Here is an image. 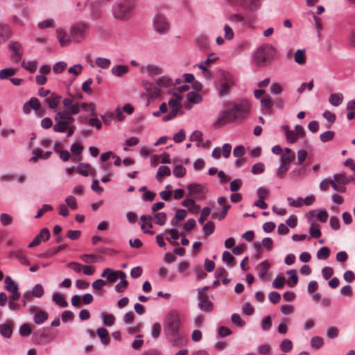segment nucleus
Listing matches in <instances>:
<instances>
[{
	"label": "nucleus",
	"instance_id": "nucleus-1",
	"mask_svg": "<svg viewBox=\"0 0 355 355\" xmlns=\"http://www.w3.org/2000/svg\"><path fill=\"white\" fill-rule=\"evenodd\" d=\"M250 107V103L246 99L226 103L215 121L214 126L219 128L227 123L244 119L249 114Z\"/></svg>",
	"mask_w": 355,
	"mask_h": 355
},
{
	"label": "nucleus",
	"instance_id": "nucleus-2",
	"mask_svg": "<svg viewBox=\"0 0 355 355\" xmlns=\"http://www.w3.org/2000/svg\"><path fill=\"white\" fill-rule=\"evenodd\" d=\"M175 85L173 80L166 76H163L155 79L153 83L147 80L142 81V86L149 98L160 97L164 90L171 93Z\"/></svg>",
	"mask_w": 355,
	"mask_h": 355
},
{
	"label": "nucleus",
	"instance_id": "nucleus-3",
	"mask_svg": "<svg viewBox=\"0 0 355 355\" xmlns=\"http://www.w3.org/2000/svg\"><path fill=\"white\" fill-rule=\"evenodd\" d=\"M181 320L180 314L174 310L171 311L164 320V331L173 346H179L182 336L180 331Z\"/></svg>",
	"mask_w": 355,
	"mask_h": 355
},
{
	"label": "nucleus",
	"instance_id": "nucleus-4",
	"mask_svg": "<svg viewBox=\"0 0 355 355\" xmlns=\"http://www.w3.org/2000/svg\"><path fill=\"white\" fill-rule=\"evenodd\" d=\"M72 115L73 114L65 108L57 112L54 118L55 124L53 126V130L62 133L67 131V137L72 136L76 130V126L73 125L75 119Z\"/></svg>",
	"mask_w": 355,
	"mask_h": 355
},
{
	"label": "nucleus",
	"instance_id": "nucleus-5",
	"mask_svg": "<svg viewBox=\"0 0 355 355\" xmlns=\"http://www.w3.org/2000/svg\"><path fill=\"white\" fill-rule=\"evenodd\" d=\"M136 7L135 0H117L112 6L113 17L121 21L130 19Z\"/></svg>",
	"mask_w": 355,
	"mask_h": 355
},
{
	"label": "nucleus",
	"instance_id": "nucleus-6",
	"mask_svg": "<svg viewBox=\"0 0 355 355\" xmlns=\"http://www.w3.org/2000/svg\"><path fill=\"white\" fill-rule=\"evenodd\" d=\"M276 50L270 44L261 45L254 54L253 61L258 67H265L275 57Z\"/></svg>",
	"mask_w": 355,
	"mask_h": 355
},
{
	"label": "nucleus",
	"instance_id": "nucleus-7",
	"mask_svg": "<svg viewBox=\"0 0 355 355\" xmlns=\"http://www.w3.org/2000/svg\"><path fill=\"white\" fill-rule=\"evenodd\" d=\"M62 103L64 107L73 114H78L82 108L85 112H90L93 116L97 115L94 103H73V98H66L63 100Z\"/></svg>",
	"mask_w": 355,
	"mask_h": 355
},
{
	"label": "nucleus",
	"instance_id": "nucleus-8",
	"mask_svg": "<svg viewBox=\"0 0 355 355\" xmlns=\"http://www.w3.org/2000/svg\"><path fill=\"white\" fill-rule=\"evenodd\" d=\"M89 26L85 22H78L70 28L71 37L73 42L80 43L85 40L89 33Z\"/></svg>",
	"mask_w": 355,
	"mask_h": 355
},
{
	"label": "nucleus",
	"instance_id": "nucleus-9",
	"mask_svg": "<svg viewBox=\"0 0 355 355\" xmlns=\"http://www.w3.org/2000/svg\"><path fill=\"white\" fill-rule=\"evenodd\" d=\"M234 79L233 76L225 71H220L219 78L218 94L220 96H227L230 92V89L234 85Z\"/></svg>",
	"mask_w": 355,
	"mask_h": 355
},
{
	"label": "nucleus",
	"instance_id": "nucleus-10",
	"mask_svg": "<svg viewBox=\"0 0 355 355\" xmlns=\"http://www.w3.org/2000/svg\"><path fill=\"white\" fill-rule=\"evenodd\" d=\"M173 96L168 101V105L171 110L168 114L164 116V121L174 119L182 108V97L178 93H173Z\"/></svg>",
	"mask_w": 355,
	"mask_h": 355
},
{
	"label": "nucleus",
	"instance_id": "nucleus-11",
	"mask_svg": "<svg viewBox=\"0 0 355 355\" xmlns=\"http://www.w3.org/2000/svg\"><path fill=\"white\" fill-rule=\"evenodd\" d=\"M153 25L157 32L160 34L166 33L170 28V24L166 17L161 14L157 13L153 19Z\"/></svg>",
	"mask_w": 355,
	"mask_h": 355
},
{
	"label": "nucleus",
	"instance_id": "nucleus-12",
	"mask_svg": "<svg viewBox=\"0 0 355 355\" xmlns=\"http://www.w3.org/2000/svg\"><path fill=\"white\" fill-rule=\"evenodd\" d=\"M8 48L10 51H12V58L15 60V62H18L22 56L23 49L21 43L19 42H11Z\"/></svg>",
	"mask_w": 355,
	"mask_h": 355
},
{
	"label": "nucleus",
	"instance_id": "nucleus-13",
	"mask_svg": "<svg viewBox=\"0 0 355 355\" xmlns=\"http://www.w3.org/2000/svg\"><path fill=\"white\" fill-rule=\"evenodd\" d=\"M57 38L61 46H67L69 45L73 40L71 34L69 35L67 31L61 28L56 30Z\"/></svg>",
	"mask_w": 355,
	"mask_h": 355
},
{
	"label": "nucleus",
	"instance_id": "nucleus-14",
	"mask_svg": "<svg viewBox=\"0 0 355 355\" xmlns=\"http://www.w3.org/2000/svg\"><path fill=\"white\" fill-rule=\"evenodd\" d=\"M50 237V232L47 228H43L40 232L35 237L33 241L28 245L29 248L38 245L42 241H46Z\"/></svg>",
	"mask_w": 355,
	"mask_h": 355
},
{
	"label": "nucleus",
	"instance_id": "nucleus-15",
	"mask_svg": "<svg viewBox=\"0 0 355 355\" xmlns=\"http://www.w3.org/2000/svg\"><path fill=\"white\" fill-rule=\"evenodd\" d=\"M121 272V270L115 271L111 268H107L103 270L101 276V277L106 278L107 281L112 284L116 282Z\"/></svg>",
	"mask_w": 355,
	"mask_h": 355
},
{
	"label": "nucleus",
	"instance_id": "nucleus-16",
	"mask_svg": "<svg viewBox=\"0 0 355 355\" xmlns=\"http://www.w3.org/2000/svg\"><path fill=\"white\" fill-rule=\"evenodd\" d=\"M329 185H331V187L338 192L344 193L345 191V187L338 186L333 180H324L320 182V188L322 191H327Z\"/></svg>",
	"mask_w": 355,
	"mask_h": 355
},
{
	"label": "nucleus",
	"instance_id": "nucleus-17",
	"mask_svg": "<svg viewBox=\"0 0 355 355\" xmlns=\"http://www.w3.org/2000/svg\"><path fill=\"white\" fill-rule=\"evenodd\" d=\"M76 171L83 175L88 176L89 174L92 176H94L96 174V171L93 168L90 164L85 163H80L78 165Z\"/></svg>",
	"mask_w": 355,
	"mask_h": 355
},
{
	"label": "nucleus",
	"instance_id": "nucleus-18",
	"mask_svg": "<svg viewBox=\"0 0 355 355\" xmlns=\"http://www.w3.org/2000/svg\"><path fill=\"white\" fill-rule=\"evenodd\" d=\"M199 307L201 310L209 312L213 309L212 303L208 300L206 295L199 292Z\"/></svg>",
	"mask_w": 355,
	"mask_h": 355
},
{
	"label": "nucleus",
	"instance_id": "nucleus-19",
	"mask_svg": "<svg viewBox=\"0 0 355 355\" xmlns=\"http://www.w3.org/2000/svg\"><path fill=\"white\" fill-rule=\"evenodd\" d=\"M270 266L267 261H263L257 267L258 275L263 281H266L268 279V277L267 276V272L268 271Z\"/></svg>",
	"mask_w": 355,
	"mask_h": 355
},
{
	"label": "nucleus",
	"instance_id": "nucleus-20",
	"mask_svg": "<svg viewBox=\"0 0 355 355\" xmlns=\"http://www.w3.org/2000/svg\"><path fill=\"white\" fill-rule=\"evenodd\" d=\"M11 35L10 28L6 24H0V44L5 43Z\"/></svg>",
	"mask_w": 355,
	"mask_h": 355
},
{
	"label": "nucleus",
	"instance_id": "nucleus-21",
	"mask_svg": "<svg viewBox=\"0 0 355 355\" xmlns=\"http://www.w3.org/2000/svg\"><path fill=\"white\" fill-rule=\"evenodd\" d=\"M189 194L191 196H201L205 193V189L202 185L198 184H191L187 186Z\"/></svg>",
	"mask_w": 355,
	"mask_h": 355
},
{
	"label": "nucleus",
	"instance_id": "nucleus-22",
	"mask_svg": "<svg viewBox=\"0 0 355 355\" xmlns=\"http://www.w3.org/2000/svg\"><path fill=\"white\" fill-rule=\"evenodd\" d=\"M218 60V57L215 55V54L211 53L208 55L207 58L200 62L198 66L199 69H202V71H205V73H209L210 75V71L207 70V67L209 66L211 64L214 62Z\"/></svg>",
	"mask_w": 355,
	"mask_h": 355
},
{
	"label": "nucleus",
	"instance_id": "nucleus-23",
	"mask_svg": "<svg viewBox=\"0 0 355 355\" xmlns=\"http://www.w3.org/2000/svg\"><path fill=\"white\" fill-rule=\"evenodd\" d=\"M261 0H241V5L250 10H256L261 6Z\"/></svg>",
	"mask_w": 355,
	"mask_h": 355
},
{
	"label": "nucleus",
	"instance_id": "nucleus-24",
	"mask_svg": "<svg viewBox=\"0 0 355 355\" xmlns=\"http://www.w3.org/2000/svg\"><path fill=\"white\" fill-rule=\"evenodd\" d=\"M61 99V96L55 93H52L51 96L46 98L44 101L49 105V108L55 109Z\"/></svg>",
	"mask_w": 355,
	"mask_h": 355
},
{
	"label": "nucleus",
	"instance_id": "nucleus-25",
	"mask_svg": "<svg viewBox=\"0 0 355 355\" xmlns=\"http://www.w3.org/2000/svg\"><path fill=\"white\" fill-rule=\"evenodd\" d=\"M119 278L121 279V282L116 285L115 290L118 293H123L128 285V282L126 280V274L121 271V273H119Z\"/></svg>",
	"mask_w": 355,
	"mask_h": 355
},
{
	"label": "nucleus",
	"instance_id": "nucleus-26",
	"mask_svg": "<svg viewBox=\"0 0 355 355\" xmlns=\"http://www.w3.org/2000/svg\"><path fill=\"white\" fill-rule=\"evenodd\" d=\"M13 323L12 321H8L0 325V333L5 338H10L12 334Z\"/></svg>",
	"mask_w": 355,
	"mask_h": 355
},
{
	"label": "nucleus",
	"instance_id": "nucleus-27",
	"mask_svg": "<svg viewBox=\"0 0 355 355\" xmlns=\"http://www.w3.org/2000/svg\"><path fill=\"white\" fill-rule=\"evenodd\" d=\"M91 16L93 19H98L101 17L102 12L101 10V3L95 1L91 3Z\"/></svg>",
	"mask_w": 355,
	"mask_h": 355
},
{
	"label": "nucleus",
	"instance_id": "nucleus-28",
	"mask_svg": "<svg viewBox=\"0 0 355 355\" xmlns=\"http://www.w3.org/2000/svg\"><path fill=\"white\" fill-rule=\"evenodd\" d=\"M196 45L201 50H207L209 47V39L205 35H199L196 39Z\"/></svg>",
	"mask_w": 355,
	"mask_h": 355
},
{
	"label": "nucleus",
	"instance_id": "nucleus-29",
	"mask_svg": "<svg viewBox=\"0 0 355 355\" xmlns=\"http://www.w3.org/2000/svg\"><path fill=\"white\" fill-rule=\"evenodd\" d=\"M129 67L127 65H115L112 69L113 75L117 77H122L128 72Z\"/></svg>",
	"mask_w": 355,
	"mask_h": 355
},
{
	"label": "nucleus",
	"instance_id": "nucleus-30",
	"mask_svg": "<svg viewBox=\"0 0 355 355\" xmlns=\"http://www.w3.org/2000/svg\"><path fill=\"white\" fill-rule=\"evenodd\" d=\"M329 103L333 105V106H338L340 105L342 103H343V95L340 93H334V94H331L329 96Z\"/></svg>",
	"mask_w": 355,
	"mask_h": 355
},
{
	"label": "nucleus",
	"instance_id": "nucleus-31",
	"mask_svg": "<svg viewBox=\"0 0 355 355\" xmlns=\"http://www.w3.org/2000/svg\"><path fill=\"white\" fill-rule=\"evenodd\" d=\"M5 288L9 292L18 291V285L14 282L10 276H6L5 278Z\"/></svg>",
	"mask_w": 355,
	"mask_h": 355
},
{
	"label": "nucleus",
	"instance_id": "nucleus-32",
	"mask_svg": "<svg viewBox=\"0 0 355 355\" xmlns=\"http://www.w3.org/2000/svg\"><path fill=\"white\" fill-rule=\"evenodd\" d=\"M334 181L338 185L345 187V185L348 184L350 181L349 178H347L345 174H335L334 175Z\"/></svg>",
	"mask_w": 355,
	"mask_h": 355
},
{
	"label": "nucleus",
	"instance_id": "nucleus-33",
	"mask_svg": "<svg viewBox=\"0 0 355 355\" xmlns=\"http://www.w3.org/2000/svg\"><path fill=\"white\" fill-rule=\"evenodd\" d=\"M294 60L295 62L299 64H304L306 62V58L305 55V49H298L294 55Z\"/></svg>",
	"mask_w": 355,
	"mask_h": 355
},
{
	"label": "nucleus",
	"instance_id": "nucleus-34",
	"mask_svg": "<svg viewBox=\"0 0 355 355\" xmlns=\"http://www.w3.org/2000/svg\"><path fill=\"white\" fill-rule=\"evenodd\" d=\"M96 333L101 340V342L107 345L110 343V338L108 336V331L105 328H98Z\"/></svg>",
	"mask_w": 355,
	"mask_h": 355
},
{
	"label": "nucleus",
	"instance_id": "nucleus-35",
	"mask_svg": "<svg viewBox=\"0 0 355 355\" xmlns=\"http://www.w3.org/2000/svg\"><path fill=\"white\" fill-rule=\"evenodd\" d=\"M47 318H48L47 312H46L44 311H38L35 314L34 322L37 324H42L45 320H46Z\"/></svg>",
	"mask_w": 355,
	"mask_h": 355
},
{
	"label": "nucleus",
	"instance_id": "nucleus-36",
	"mask_svg": "<svg viewBox=\"0 0 355 355\" xmlns=\"http://www.w3.org/2000/svg\"><path fill=\"white\" fill-rule=\"evenodd\" d=\"M171 175V170L166 166H161L159 167L157 173V179L158 181H162V178L165 176H169Z\"/></svg>",
	"mask_w": 355,
	"mask_h": 355
},
{
	"label": "nucleus",
	"instance_id": "nucleus-37",
	"mask_svg": "<svg viewBox=\"0 0 355 355\" xmlns=\"http://www.w3.org/2000/svg\"><path fill=\"white\" fill-rule=\"evenodd\" d=\"M53 300L61 307H67L68 306L67 302L60 293H54L53 295Z\"/></svg>",
	"mask_w": 355,
	"mask_h": 355
},
{
	"label": "nucleus",
	"instance_id": "nucleus-38",
	"mask_svg": "<svg viewBox=\"0 0 355 355\" xmlns=\"http://www.w3.org/2000/svg\"><path fill=\"white\" fill-rule=\"evenodd\" d=\"M97 255L94 254H83L79 257L80 259L86 263H94L96 262Z\"/></svg>",
	"mask_w": 355,
	"mask_h": 355
},
{
	"label": "nucleus",
	"instance_id": "nucleus-39",
	"mask_svg": "<svg viewBox=\"0 0 355 355\" xmlns=\"http://www.w3.org/2000/svg\"><path fill=\"white\" fill-rule=\"evenodd\" d=\"M147 71L150 76L154 77L155 76H158L162 73V68L150 64L147 67Z\"/></svg>",
	"mask_w": 355,
	"mask_h": 355
},
{
	"label": "nucleus",
	"instance_id": "nucleus-40",
	"mask_svg": "<svg viewBox=\"0 0 355 355\" xmlns=\"http://www.w3.org/2000/svg\"><path fill=\"white\" fill-rule=\"evenodd\" d=\"M287 274L291 275V279L288 280L287 283L289 286L293 287L295 286L298 282V277L297 275V272L295 270H290L287 271Z\"/></svg>",
	"mask_w": 355,
	"mask_h": 355
},
{
	"label": "nucleus",
	"instance_id": "nucleus-41",
	"mask_svg": "<svg viewBox=\"0 0 355 355\" xmlns=\"http://www.w3.org/2000/svg\"><path fill=\"white\" fill-rule=\"evenodd\" d=\"M283 128L286 132L287 140L291 143H295L297 140L298 136L293 130H289L287 125L283 126Z\"/></svg>",
	"mask_w": 355,
	"mask_h": 355
},
{
	"label": "nucleus",
	"instance_id": "nucleus-42",
	"mask_svg": "<svg viewBox=\"0 0 355 355\" xmlns=\"http://www.w3.org/2000/svg\"><path fill=\"white\" fill-rule=\"evenodd\" d=\"M187 99L190 103H199L202 101V96L194 92H189L187 95Z\"/></svg>",
	"mask_w": 355,
	"mask_h": 355
},
{
	"label": "nucleus",
	"instance_id": "nucleus-43",
	"mask_svg": "<svg viewBox=\"0 0 355 355\" xmlns=\"http://www.w3.org/2000/svg\"><path fill=\"white\" fill-rule=\"evenodd\" d=\"M293 349L292 341L289 339H284L280 344V349L285 353L289 352Z\"/></svg>",
	"mask_w": 355,
	"mask_h": 355
},
{
	"label": "nucleus",
	"instance_id": "nucleus-44",
	"mask_svg": "<svg viewBox=\"0 0 355 355\" xmlns=\"http://www.w3.org/2000/svg\"><path fill=\"white\" fill-rule=\"evenodd\" d=\"M96 64L103 69H107L110 67L111 62L107 58H97L95 60Z\"/></svg>",
	"mask_w": 355,
	"mask_h": 355
},
{
	"label": "nucleus",
	"instance_id": "nucleus-45",
	"mask_svg": "<svg viewBox=\"0 0 355 355\" xmlns=\"http://www.w3.org/2000/svg\"><path fill=\"white\" fill-rule=\"evenodd\" d=\"M16 73V70L15 69L8 68L4 69L0 71V78L1 79H7Z\"/></svg>",
	"mask_w": 355,
	"mask_h": 355
},
{
	"label": "nucleus",
	"instance_id": "nucleus-46",
	"mask_svg": "<svg viewBox=\"0 0 355 355\" xmlns=\"http://www.w3.org/2000/svg\"><path fill=\"white\" fill-rule=\"evenodd\" d=\"M222 259L223 261L227 262L231 266L235 265V259L228 251H225L223 253Z\"/></svg>",
	"mask_w": 355,
	"mask_h": 355
},
{
	"label": "nucleus",
	"instance_id": "nucleus-47",
	"mask_svg": "<svg viewBox=\"0 0 355 355\" xmlns=\"http://www.w3.org/2000/svg\"><path fill=\"white\" fill-rule=\"evenodd\" d=\"M330 255V250L327 247L321 248L317 252L319 259H327Z\"/></svg>",
	"mask_w": 355,
	"mask_h": 355
},
{
	"label": "nucleus",
	"instance_id": "nucleus-48",
	"mask_svg": "<svg viewBox=\"0 0 355 355\" xmlns=\"http://www.w3.org/2000/svg\"><path fill=\"white\" fill-rule=\"evenodd\" d=\"M19 331L21 336L26 337L31 334L32 328L30 324L25 323L20 327Z\"/></svg>",
	"mask_w": 355,
	"mask_h": 355
},
{
	"label": "nucleus",
	"instance_id": "nucleus-49",
	"mask_svg": "<svg viewBox=\"0 0 355 355\" xmlns=\"http://www.w3.org/2000/svg\"><path fill=\"white\" fill-rule=\"evenodd\" d=\"M311 347L314 349H320L323 345V339L319 336H315L311 340Z\"/></svg>",
	"mask_w": 355,
	"mask_h": 355
},
{
	"label": "nucleus",
	"instance_id": "nucleus-50",
	"mask_svg": "<svg viewBox=\"0 0 355 355\" xmlns=\"http://www.w3.org/2000/svg\"><path fill=\"white\" fill-rule=\"evenodd\" d=\"M335 135V132L331 130L326 131L320 135V139L322 142L331 141Z\"/></svg>",
	"mask_w": 355,
	"mask_h": 355
},
{
	"label": "nucleus",
	"instance_id": "nucleus-51",
	"mask_svg": "<svg viewBox=\"0 0 355 355\" xmlns=\"http://www.w3.org/2000/svg\"><path fill=\"white\" fill-rule=\"evenodd\" d=\"M310 235L313 238H319L321 236V231L319 226L313 223L311 224L309 229Z\"/></svg>",
	"mask_w": 355,
	"mask_h": 355
},
{
	"label": "nucleus",
	"instance_id": "nucleus-52",
	"mask_svg": "<svg viewBox=\"0 0 355 355\" xmlns=\"http://www.w3.org/2000/svg\"><path fill=\"white\" fill-rule=\"evenodd\" d=\"M285 282V278L284 277L279 276L275 279V280L272 282V286L275 288L280 289L284 286Z\"/></svg>",
	"mask_w": 355,
	"mask_h": 355
},
{
	"label": "nucleus",
	"instance_id": "nucleus-53",
	"mask_svg": "<svg viewBox=\"0 0 355 355\" xmlns=\"http://www.w3.org/2000/svg\"><path fill=\"white\" fill-rule=\"evenodd\" d=\"M287 201L290 206L293 207H301L303 205V198L300 197L297 200H294L292 198H288Z\"/></svg>",
	"mask_w": 355,
	"mask_h": 355
},
{
	"label": "nucleus",
	"instance_id": "nucleus-54",
	"mask_svg": "<svg viewBox=\"0 0 355 355\" xmlns=\"http://www.w3.org/2000/svg\"><path fill=\"white\" fill-rule=\"evenodd\" d=\"M21 66L31 73H34L37 69V62L35 61L28 62L25 63L24 61Z\"/></svg>",
	"mask_w": 355,
	"mask_h": 355
},
{
	"label": "nucleus",
	"instance_id": "nucleus-55",
	"mask_svg": "<svg viewBox=\"0 0 355 355\" xmlns=\"http://www.w3.org/2000/svg\"><path fill=\"white\" fill-rule=\"evenodd\" d=\"M295 158V154L284 155L281 157V164L290 166L291 162Z\"/></svg>",
	"mask_w": 355,
	"mask_h": 355
},
{
	"label": "nucleus",
	"instance_id": "nucleus-56",
	"mask_svg": "<svg viewBox=\"0 0 355 355\" xmlns=\"http://www.w3.org/2000/svg\"><path fill=\"white\" fill-rule=\"evenodd\" d=\"M155 223L159 225H163L166 220V215L164 212H159L155 216Z\"/></svg>",
	"mask_w": 355,
	"mask_h": 355
},
{
	"label": "nucleus",
	"instance_id": "nucleus-57",
	"mask_svg": "<svg viewBox=\"0 0 355 355\" xmlns=\"http://www.w3.org/2000/svg\"><path fill=\"white\" fill-rule=\"evenodd\" d=\"M214 223L212 221H209L203 226V232L205 235L208 236L214 232Z\"/></svg>",
	"mask_w": 355,
	"mask_h": 355
},
{
	"label": "nucleus",
	"instance_id": "nucleus-58",
	"mask_svg": "<svg viewBox=\"0 0 355 355\" xmlns=\"http://www.w3.org/2000/svg\"><path fill=\"white\" fill-rule=\"evenodd\" d=\"M231 320L234 324L240 327H243L245 324L238 313H233L232 315Z\"/></svg>",
	"mask_w": 355,
	"mask_h": 355
},
{
	"label": "nucleus",
	"instance_id": "nucleus-59",
	"mask_svg": "<svg viewBox=\"0 0 355 355\" xmlns=\"http://www.w3.org/2000/svg\"><path fill=\"white\" fill-rule=\"evenodd\" d=\"M210 213L211 210L209 207H204L201 211L200 217L198 219V222L202 225L204 222L207 220Z\"/></svg>",
	"mask_w": 355,
	"mask_h": 355
},
{
	"label": "nucleus",
	"instance_id": "nucleus-60",
	"mask_svg": "<svg viewBox=\"0 0 355 355\" xmlns=\"http://www.w3.org/2000/svg\"><path fill=\"white\" fill-rule=\"evenodd\" d=\"M265 166L262 163H257L252 166V173L254 175L261 174L264 171Z\"/></svg>",
	"mask_w": 355,
	"mask_h": 355
},
{
	"label": "nucleus",
	"instance_id": "nucleus-61",
	"mask_svg": "<svg viewBox=\"0 0 355 355\" xmlns=\"http://www.w3.org/2000/svg\"><path fill=\"white\" fill-rule=\"evenodd\" d=\"M28 103H29L31 107L33 110H34L35 111H38L41 108V103L37 98H35V97L31 98L29 100Z\"/></svg>",
	"mask_w": 355,
	"mask_h": 355
},
{
	"label": "nucleus",
	"instance_id": "nucleus-62",
	"mask_svg": "<svg viewBox=\"0 0 355 355\" xmlns=\"http://www.w3.org/2000/svg\"><path fill=\"white\" fill-rule=\"evenodd\" d=\"M186 173V169L182 165H178L173 169V175L177 178H182Z\"/></svg>",
	"mask_w": 355,
	"mask_h": 355
},
{
	"label": "nucleus",
	"instance_id": "nucleus-63",
	"mask_svg": "<svg viewBox=\"0 0 355 355\" xmlns=\"http://www.w3.org/2000/svg\"><path fill=\"white\" fill-rule=\"evenodd\" d=\"M0 220L3 226H7L12 223V218L7 214H1L0 215Z\"/></svg>",
	"mask_w": 355,
	"mask_h": 355
},
{
	"label": "nucleus",
	"instance_id": "nucleus-64",
	"mask_svg": "<svg viewBox=\"0 0 355 355\" xmlns=\"http://www.w3.org/2000/svg\"><path fill=\"white\" fill-rule=\"evenodd\" d=\"M31 292L36 297H41L44 295V289L41 284L35 285Z\"/></svg>",
	"mask_w": 355,
	"mask_h": 355
}]
</instances>
